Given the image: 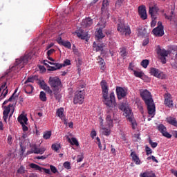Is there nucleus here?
I'll list each match as a JSON object with an SVG mask.
<instances>
[{
	"label": "nucleus",
	"instance_id": "f257e3e1",
	"mask_svg": "<svg viewBox=\"0 0 177 177\" xmlns=\"http://www.w3.org/2000/svg\"><path fill=\"white\" fill-rule=\"evenodd\" d=\"M101 88L102 89V97L104 99V104L108 109L115 106V95L114 92L110 93L109 97V84L106 80H102L100 82Z\"/></svg>",
	"mask_w": 177,
	"mask_h": 177
},
{
	"label": "nucleus",
	"instance_id": "f03ea898",
	"mask_svg": "<svg viewBox=\"0 0 177 177\" xmlns=\"http://www.w3.org/2000/svg\"><path fill=\"white\" fill-rule=\"evenodd\" d=\"M140 95L147 107L148 114L154 117V114L156 113V104H154L151 93L147 89H140Z\"/></svg>",
	"mask_w": 177,
	"mask_h": 177
},
{
	"label": "nucleus",
	"instance_id": "7ed1b4c3",
	"mask_svg": "<svg viewBox=\"0 0 177 177\" xmlns=\"http://www.w3.org/2000/svg\"><path fill=\"white\" fill-rule=\"evenodd\" d=\"M31 59H32V53H26L24 56L17 59L14 66L11 67V71L21 70L28 63V60H31Z\"/></svg>",
	"mask_w": 177,
	"mask_h": 177
},
{
	"label": "nucleus",
	"instance_id": "20e7f679",
	"mask_svg": "<svg viewBox=\"0 0 177 177\" xmlns=\"http://www.w3.org/2000/svg\"><path fill=\"white\" fill-rule=\"evenodd\" d=\"M85 99V92L84 91H76L73 97L74 104H82Z\"/></svg>",
	"mask_w": 177,
	"mask_h": 177
},
{
	"label": "nucleus",
	"instance_id": "39448f33",
	"mask_svg": "<svg viewBox=\"0 0 177 177\" xmlns=\"http://www.w3.org/2000/svg\"><path fill=\"white\" fill-rule=\"evenodd\" d=\"M49 84L53 91L59 90L60 89V86H62V81H60V79L57 77H50Z\"/></svg>",
	"mask_w": 177,
	"mask_h": 177
},
{
	"label": "nucleus",
	"instance_id": "423d86ee",
	"mask_svg": "<svg viewBox=\"0 0 177 177\" xmlns=\"http://www.w3.org/2000/svg\"><path fill=\"white\" fill-rule=\"evenodd\" d=\"M152 34L155 37H162L164 35V26H162V22H158V26L152 30Z\"/></svg>",
	"mask_w": 177,
	"mask_h": 177
},
{
	"label": "nucleus",
	"instance_id": "0eeeda50",
	"mask_svg": "<svg viewBox=\"0 0 177 177\" xmlns=\"http://www.w3.org/2000/svg\"><path fill=\"white\" fill-rule=\"evenodd\" d=\"M118 31L125 35H131V28H129V26L124 25L122 22L118 24Z\"/></svg>",
	"mask_w": 177,
	"mask_h": 177
},
{
	"label": "nucleus",
	"instance_id": "6e6552de",
	"mask_svg": "<svg viewBox=\"0 0 177 177\" xmlns=\"http://www.w3.org/2000/svg\"><path fill=\"white\" fill-rule=\"evenodd\" d=\"M156 129L158 131H159V132H160V133H162V136H165V138H167V139H171V138H172V135L167 131V127H165L164 124H158Z\"/></svg>",
	"mask_w": 177,
	"mask_h": 177
},
{
	"label": "nucleus",
	"instance_id": "1a4fd4ad",
	"mask_svg": "<svg viewBox=\"0 0 177 177\" xmlns=\"http://www.w3.org/2000/svg\"><path fill=\"white\" fill-rule=\"evenodd\" d=\"M45 149L42 148V149H39L38 147H37V145H32L31 147V149L30 151H28L26 154L28 156L30 154H44V153H45Z\"/></svg>",
	"mask_w": 177,
	"mask_h": 177
},
{
	"label": "nucleus",
	"instance_id": "9d476101",
	"mask_svg": "<svg viewBox=\"0 0 177 177\" xmlns=\"http://www.w3.org/2000/svg\"><path fill=\"white\" fill-rule=\"evenodd\" d=\"M165 104L167 106L169 109L174 107V101H172V95L169 93L165 94Z\"/></svg>",
	"mask_w": 177,
	"mask_h": 177
},
{
	"label": "nucleus",
	"instance_id": "9b49d317",
	"mask_svg": "<svg viewBox=\"0 0 177 177\" xmlns=\"http://www.w3.org/2000/svg\"><path fill=\"white\" fill-rule=\"evenodd\" d=\"M29 166L30 168H32V169H35V171H39V172H42V171H44L45 174H50V169L42 168L41 167V166L37 164L30 163Z\"/></svg>",
	"mask_w": 177,
	"mask_h": 177
},
{
	"label": "nucleus",
	"instance_id": "f8f14e48",
	"mask_svg": "<svg viewBox=\"0 0 177 177\" xmlns=\"http://www.w3.org/2000/svg\"><path fill=\"white\" fill-rule=\"evenodd\" d=\"M138 15L142 20L147 19V12H146V6H140L138 7Z\"/></svg>",
	"mask_w": 177,
	"mask_h": 177
},
{
	"label": "nucleus",
	"instance_id": "ddd939ff",
	"mask_svg": "<svg viewBox=\"0 0 177 177\" xmlns=\"http://www.w3.org/2000/svg\"><path fill=\"white\" fill-rule=\"evenodd\" d=\"M116 93L119 100L124 99L127 96V91L122 87H116Z\"/></svg>",
	"mask_w": 177,
	"mask_h": 177
},
{
	"label": "nucleus",
	"instance_id": "4468645a",
	"mask_svg": "<svg viewBox=\"0 0 177 177\" xmlns=\"http://www.w3.org/2000/svg\"><path fill=\"white\" fill-rule=\"evenodd\" d=\"M57 42L59 45H62L68 49H71V43L68 41H64L62 39V37H58L57 39Z\"/></svg>",
	"mask_w": 177,
	"mask_h": 177
},
{
	"label": "nucleus",
	"instance_id": "2eb2a0df",
	"mask_svg": "<svg viewBox=\"0 0 177 177\" xmlns=\"http://www.w3.org/2000/svg\"><path fill=\"white\" fill-rule=\"evenodd\" d=\"M56 114L57 117L61 118L62 121L64 122V124H67V119H66V116L64 115V108L61 107L57 110Z\"/></svg>",
	"mask_w": 177,
	"mask_h": 177
},
{
	"label": "nucleus",
	"instance_id": "dca6fc26",
	"mask_svg": "<svg viewBox=\"0 0 177 177\" xmlns=\"http://www.w3.org/2000/svg\"><path fill=\"white\" fill-rule=\"evenodd\" d=\"M13 104H9L8 106H4V111L3 112V118L5 122L8 120V117H9V113H10V107H12Z\"/></svg>",
	"mask_w": 177,
	"mask_h": 177
},
{
	"label": "nucleus",
	"instance_id": "f3484780",
	"mask_svg": "<svg viewBox=\"0 0 177 177\" xmlns=\"http://www.w3.org/2000/svg\"><path fill=\"white\" fill-rule=\"evenodd\" d=\"M105 46L104 43H99V44H96V42H93V50H95V52H101L102 53H103V48Z\"/></svg>",
	"mask_w": 177,
	"mask_h": 177
},
{
	"label": "nucleus",
	"instance_id": "a211bd4d",
	"mask_svg": "<svg viewBox=\"0 0 177 177\" xmlns=\"http://www.w3.org/2000/svg\"><path fill=\"white\" fill-rule=\"evenodd\" d=\"M149 73L151 75H153V77H156V78H161V72L156 68H151Z\"/></svg>",
	"mask_w": 177,
	"mask_h": 177
},
{
	"label": "nucleus",
	"instance_id": "6ab92c4d",
	"mask_svg": "<svg viewBox=\"0 0 177 177\" xmlns=\"http://www.w3.org/2000/svg\"><path fill=\"white\" fill-rule=\"evenodd\" d=\"M93 24V21L90 17L83 19L81 26L83 27H91Z\"/></svg>",
	"mask_w": 177,
	"mask_h": 177
},
{
	"label": "nucleus",
	"instance_id": "aec40b11",
	"mask_svg": "<svg viewBox=\"0 0 177 177\" xmlns=\"http://www.w3.org/2000/svg\"><path fill=\"white\" fill-rule=\"evenodd\" d=\"M130 156L132 158V160L135 162V164H136V165H140V159L136 154V152L132 151Z\"/></svg>",
	"mask_w": 177,
	"mask_h": 177
},
{
	"label": "nucleus",
	"instance_id": "412c9836",
	"mask_svg": "<svg viewBox=\"0 0 177 177\" xmlns=\"http://www.w3.org/2000/svg\"><path fill=\"white\" fill-rule=\"evenodd\" d=\"M17 120L19 124H26V125H27V121H28V119L26 115L22 113L18 117Z\"/></svg>",
	"mask_w": 177,
	"mask_h": 177
},
{
	"label": "nucleus",
	"instance_id": "4be33fe9",
	"mask_svg": "<svg viewBox=\"0 0 177 177\" xmlns=\"http://www.w3.org/2000/svg\"><path fill=\"white\" fill-rule=\"evenodd\" d=\"M124 117H127V120H129V118H133V113H132V111H131V109H129L128 106L124 111Z\"/></svg>",
	"mask_w": 177,
	"mask_h": 177
},
{
	"label": "nucleus",
	"instance_id": "5701e85b",
	"mask_svg": "<svg viewBox=\"0 0 177 177\" xmlns=\"http://www.w3.org/2000/svg\"><path fill=\"white\" fill-rule=\"evenodd\" d=\"M106 122L109 128H112V127H113V118H111V114L109 113L106 115Z\"/></svg>",
	"mask_w": 177,
	"mask_h": 177
},
{
	"label": "nucleus",
	"instance_id": "b1692460",
	"mask_svg": "<svg viewBox=\"0 0 177 177\" xmlns=\"http://www.w3.org/2000/svg\"><path fill=\"white\" fill-rule=\"evenodd\" d=\"M157 53L162 57H167V56H168V51H167L165 49H161L160 47L157 50Z\"/></svg>",
	"mask_w": 177,
	"mask_h": 177
},
{
	"label": "nucleus",
	"instance_id": "393cba45",
	"mask_svg": "<svg viewBox=\"0 0 177 177\" xmlns=\"http://www.w3.org/2000/svg\"><path fill=\"white\" fill-rule=\"evenodd\" d=\"M55 66H48L47 68L48 71H56V70H60V68H62V67H63V65L60 64H56V65H55Z\"/></svg>",
	"mask_w": 177,
	"mask_h": 177
},
{
	"label": "nucleus",
	"instance_id": "a878e982",
	"mask_svg": "<svg viewBox=\"0 0 177 177\" xmlns=\"http://www.w3.org/2000/svg\"><path fill=\"white\" fill-rule=\"evenodd\" d=\"M77 36L78 38H81V39H86L88 37L87 34L84 33V30H80L79 31L76 32Z\"/></svg>",
	"mask_w": 177,
	"mask_h": 177
},
{
	"label": "nucleus",
	"instance_id": "bb28decb",
	"mask_svg": "<svg viewBox=\"0 0 177 177\" xmlns=\"http://www.w3.org/2000/svg\"><path fill=\"white\" fill-rule=\"evenodd\" d=\"M167 122L170 124V125H172L173 127H176V128H177L176 118L173 117H169V118H167Z\"/></svg>",
	"mask_w": 177,
	"mask_h": 177
},
{
	"label": "nucleus",
	"instance_id": "cd10ccee",
	"mask_svg": "<svg viewBox=\"0 0 177 177\" xmlns=\"http://www.w3.org/2000/svg\"><path fill=\"white\" fill-rule=\"evenodd\" d=\"M24 91L26 93L30 95L32 93V91H34V87L31 84H28L25 86Z\"/></svg>",
	"mask_w": 177,
	"mask_h": 177
},
{
	"label": "nucleus",
	"instance_id": "c85d7f7f",
	"mask_svg": "<svg viewBox=\"0 0 177 177\" xmlns=\"http://www.w3.org/2000/svg\"><path fill=\"white\" fill-rule=\"evenodd\" d=\"M128 121L131 122L132 129H136V127H138V123H136V120H135L133 118H129Z\"/></svg>",
	"mask_w": 177,
	"mask_h": 177
},
{
	"label": "nucleus",
	"instance_id": "c756f323",
	"mask_svg": "<svg viewBox=\"0 0 177 177\" xmlns=\"http://www.w3.org/2000/svg\"><path fill=\"white\" fill-rule=\"evenodd\" d=\"M98 64L100 66L101 70H104L106 68V63H104V59L100 57H98Z\"/></svg>",
	"mask_w": 177,
	"mask_h": 177
},
{
	"label": "nucleus",
	"instance_id": "7c9ffc66",
	"mask_svg": "<svg viewBox=\"0 0 177 177\" xmlns=\"http://www.w3.org/2000/svg\"><path fill=\"white\" fill-rule=\"evenodd\" d=\"M140 177H156V174L149 172V171H145L144 173H141L140 174Z\"/></svg>",
	"mask_w": 177,
	"mask_h": 177
},
{
	"label": "nucleus",
	"instance_id": "2f4dec72",
	"mask_svg": "<svg viewBox=\"0 0 177 177\" xmlns=\"http://www.w3.org/2000/svg\"><path fill=\"white\" fill-rule=\"evenodd\" d=\"M68 142L70 144L72 145V146H80V143L78 142V140H77V138H72L71 139L68 138Z\"/></svg>",
	"mask_w": 177,
	"mask_h": 177
},
{
	"label": "nucleus",
	"instance_id": "473e14b6",
	"mask_svg": "<svg viewBox=\"0 0 177 177\" xmlns=\"http://www.w3.org/2000/svg\"><path fill=\"white\" fill-rule=\"evenodd\" d=\"M53 91L56 100H60V97H62V95H60V89L53 90Z\"/></svg>",
	"mask_w": 177,
	"mask_h": 177
},
{
	"label": "nucleus",
	"instance_id": "72a5a7b5",
	"mask_svg": "<svg viewBox=\"0 0 177 177\" xmlns=\"http://www.w3.org/2000/svg\"><path fill=\"white\" fill-rule=\"evenodd\" d=\"M38 84L41 88V89H44V91L46 90V88L48 86L46 83H45L44 80H39Z\"/></svg>",
	"mask_w": 177,
	"mask_h": 177
},
{
	"label": "nucleus",
	"instance_id": "f704fd0d",
	"mask_svg": "<svg viewBox=\"0 0 177 177\" xmlns=\"http://www.w3.org/2000/svg\"><path fill=\"white\" fill-rule=\"evenodd\" d=\"M96 37L98 39H102L104 38V35L103 34V30L102 29H99L97 32Z\"/></svg>",
	"mask_w": 177,
	"mask_h": 177
},
{
	"label": "nucleus",
	"instance_id": "c9c22d12",
	"mask_svg": "<svg viewBox=\"0 0 177 177\" xmlns=\"http://www.w3.org/2000/svg\"><path fill=\"white\" fill-rule=\"evenodd\" d=\"M157 8L156 7H150L149 8V13L151 17V19H154V17H156V16L154 15V12H156Z\"/></svg>",
	"mask_w": 177,
	"mask_h": 177
},
{
	"label": "nucleus",
	"instance_id": "e433bc0d",
	"mask_svg": "<svg viewBox=\"0 0 177 177\" xmlns=\"http://www.w3.org/2000/svg\"><path fill=\"white\" fill-rule=\"evenodd\" d=\"M109 5H110L109 0H103L102 6L101 8L102 12H103V10H105L106 8H107V6H109Z\"/></svg>",
	"mask_w": 177,
	"mask_h": 177
},
{
	"label": "nucleus",
	"instance_id": "4c0bfd02",
	"mask_svg": "<svg viewBox=\"0 0 177 177\" xmlns=\"http://www.w3.org/2000/svg\"><path fill=\"white\" fill-rule=\"evenodd\" d=\"M39 99L40 100H41V102H46V93H45V92L44 91H41L39 95Z\"/></svg>",
	"mask_w": 177,
	"mask_h": 177
},
{
	"label": "nucleus",
	"instance_id": "58836bf2",
	"mask_svg": "<svg viewBox=\"0 0 177 177\" xmlns=\"http://www.w3.org/2000/svg\"><path fill=\"white\" fill-rule=\"evenodd\" d=\"M17 174H19V175H24V174H26V167H24V166H21L18 169H17Z\"/></svg>",
	"mask_w": 177,
	"mask_h": 177
},
{
	"label": "nucleus",
	"instance_id": "ea45409f",
	"mask_svg": "<svg viewBox=\"0 0 177 177\" xmlns=\"http://www.w3.org/2000/svg\"><path fill=\"white\" fill-rule=\"evenodd\" d=\"M51 136H52V131H46L43 135L44 139H46V140L50 139Z\"/></svg>",
	"mask_w": 177,
	"mask_h": 177
},
{
	"label": "nucleus",
	"instance_id": "a19ab883",
	"mask_svg": "<svg viewBox=\"0 0 177 177\" xmlns=\"http://www.w3.org/2000/svg\"><path fill=\"white\" fill-rule=\"evenodd\" d=\"M149 59H143L141 62L140 64H141L142 67H143L144 68H147V66H149Z\"/></svg>",
	"mask_w": 177,
	"mask_h": 177
},
{
	"label": "nucleus",
	"instance_id": "79ce46f5",
	"mask_svg": "<svg viewBox=\"0 0 177 177\" xmlns=\"http://www.w3.org/2000/svg\"><path fill=\"white\" fill-rule=\"evenodd\" d=\"M61 147H62L60 146V144H53L51 146V149H53V150H54V151H59V149Z\"/></svg>",
	"mask_w": 177,
	"mask_h": 177
},
{
	"label": "nucleus",
	"instance_id": "37998d69",
	"mask_svg": "<svg viewBox=\"0 0 177 177\" xmlns=\"http://www.w3.org/2000/svg\"><path fill=\"white\" fill-rule=\"evenodd\" d=\"M133 75H135V77H137V78H142V77H143V72L133 71Z\"/></svg>",
	"mask_w": 177,
	"mask_h": 177
},
{
	"label": "nucleus",
	"instance_id": "c03bdc74",
	"mask_svg": "<svg viewBox=\"0 0 177 177\" xmlns=\"http://www.w3.org/2000/svg\"><path fill=\"white\" fill-rule=\"evenodd\" d=\"M19 146H20V156H23L24 154V152L26 151V147L23 146V142H19Z\"/></svg>",
	"mask_w": 177,
	"mask_h": 177
},
{
	"label": "nucleus",
	"instance_id": "a18cd8bd",
	"mask_svg": "<svg viewBox=\"0 0 177 177\" xmlns=\"http://www.w3.org/2000/svg\"><path fill=\"white\" fill-rule=\"evenodd\" d=\"M8 92H9V90L6 87L2 91L1 99H5L8 95Z\"/></svg>",
	"mask_w": 177,
	"mask_h": 177
},
{
	"label": "nucleus",
	"instance_id": "49530a36",
	"mask_svg": "<svg viewBox=\"0 0 177 177\" xmlns=\"http://www.w3.org/2000/svg\"><path fill=\"white\" fill-rule=\"evenodd\" d=\"M37 78H38V77L37 76H32V77H28L27 80L25 82V84H27L28 82H34V81L37 80Z\"/></svg>",
	"mask_w": 177,
	"mask_h": 177
},
{
	"label": "nucleus",
	"instance_id": "de8ad7c7",
	"mask_svg": "<svg viewBox=\"0 0 177 177\" xmlns=\"http://www.w3.org/2000/svg\"><path fill=\"white\" fill-rule=\"evenodd\" d=\"M103 129V135H104L105 136H109L110 133H111V132L110 131V129H106L104 127H102Z\"/></svg>",
	"mask_w": 177,
	"mask_h": 177
},
{
	"label": "nucleus",
	"instance_id": "09e8293b",
	"mask_svg": "<svg viewBox=\"0 0 177 177\" xmlns=\"http://www.w3.org/2000/svg\"><path fill=\"white\" fill-rule=\"evenodd\" d=\"M14 97H15V94H12V95L10 97V98H9L8 100H5V101L3 102V106H5V104H8V103H9V102H12V100H13Z\"/></svg>",
	"mask_w": 177,
	"mask_h": 177
},
{
	"label": "nucleus",
	"instance_id": "8fccbe9b",
	"mask_svg": "<svg viewBox=\"0 0 177 177\" xmlns=\"http://www.w3.org/2000/svg\"><path fill=\"white\" fill-rule=\"evenodd\" d=\"M128 107V105L124 104V103H122L121 104H120L118 106V109L120 110H122V111H124Z\"/></svg>",
	"mask_w": 177,
	"mask_h": 177
},
{
	"label": "nucleus",
	"instance_id": "3c124183",
	"mask_svg": "<svg viewBox=\"0 0 177 177\" xmlns=\"http://www.w3.org/2000/svg\"><path fill=\"white\" fill-rule=\"evenodd\" d=\"M120 55L122 57H125L127 56V50L125 48H122L120 51Z\"/></svg>",
	"mask_w": 177,
	"mask_h": 177
},
{
	"label": "nucleus",
	"instance_id": "603ef678",
	"mask_svg": "<svg viewBox=\"0 0 177 177\" xmlns=\"http://www.w3.org/2000/svg\"><path fill=\"white\" fill-rule=\"evenodd\" d=\"M149 143L151 146L152 149H156V147L158 146V143L153 142V140H151V139H149Z\"/></svg>",
	"mask_w": 177,
	"mask_h": 177
},
{
	"label": "nucleus",
	"instance_id": "864d4df0",
	"mask_svg": "<svg viewBox=\"0 0 177 177\" xmlns=\"http://www.w3.org/2000/svg\"><path fill=\"white\" fill-rule=\"evenodd\" d=\"M125 0H117L115 3L116 8H120Z\"/></svg>",
	"mask_w": 177,
	"mask_h": 177
},
{
	"label": "nucleus",
	"instance_id": "5fc2aeb1",
	"mask_svg": "<svg viewBox=\"0 0 177 177\" xmlns=\"http://www.w3.org/2000/svg\"><path fill=\"white\" fill-rule=\"evenodd\" d=\"M156 19H157V17H153V18H152V21L151 22V28L156 27V24H157Z\"/></svg>",
	"mask_w": 177,
	"mask_h": 177
},
{
	"label": "nucleus",
	"instance_id": "6e6d98bb",
	"mask_svg": "<svg viewBox=\"0 0 177 177\" xmlns=\"http://www.w3.org/2000/svg\"><path fill=\"white\" fill-rule=\"evenodd\" d=\"M64 167L66 169H71V163H70V162H65L64 163Z\"/></svg>",
	"mask_w": 177,
	"mask_h": 177
},
{
	"label": "nucleus",
	"instance_id": "4d7b16f0",
	"mask_svg": "<svg viewBox=\"0 0 177 177\" xmlns=\"http://www.w3.org/2000/svg\"><path fill=\"white\" fill-rule=\"evenodd\" d=\"M145 151L147 153V156H150V154L153 153V150H151V149L147 146L145 147Z\"/></svg>",
	"mask_w": 177,
	"mask_h": 177
},
{
	"label": "nucleus",
	"instance_id": "13d9d810",
	"mask_svg": "<svg viewBox=\"0 0 177 177\" xmlns=\"http://www.w3.org/2000/svg\"><path fill=\"white\" fill-rule=\"evenodd\" d=\"M71 61L68 59H66L64 62V64L62 65L64 67V66H71Z\"/></svg>",
	"mask_w": 177,
	"mask_h": 177
},
{
	"label": "nucleus",
	"instance_id": "bf43d9fd",
	"mask_svg": "<svg viewBox=\"0 0 177 177\" xmlns=\"http://www.w3.org/2000/svg\"><path fill=\"white\" fill-rule=\"evenodd\" d=\"M48 95H50L51 96L53 95V91L50 89V87L49 86L44 90Z\"/></svg>",
	"mask_w": 177,
	"mask_h": 177
},
{
	"label": "nucleus",
	"instance_id": "052dcab7",
	"mask_svg": "<svg viewBox=\"0 0 177 177\" xmlns=\"http://www.w3.org/2000/svg\"><path fill=\"white\" fill-rule=\"evenodd\" d=\"M147 160H148V161L150 160H152V161H153V162H158V160L157 159H156V156H154L148 157L147 158Z\"/></svg>",
	"mask_w": 177,
	"mask_h": 177
},
{
	"label": "nucleus",
	"instance_id": "680f3d73",
	"mask_svg": "<svg viewBox=\"0 0 177 177\" xmlns=\"http://www.w3.org/2000/svg\"><path fill=\"white\" fill-rule=\"evenodd\" d=\"M50 171H51V172H53V174H56V172H57V169H56V167H55L53 165H50Z\"/></svg>",
	"mask_w": 177,
	"mask_h": 177
},
{
	"label": "nucleus",
	"instance_id": "e2e57ef3",
	"mask_svg": "<svg viewBox=\"0 0 177 177\" xmlns=\"http://www.w3.org/2000/svg\"><path fill=\"white\" fill-rule=\"evenodd\" d=\"M25 124L26 123H21V125L22 127V129H23L24 132H27V131H28V127L27 126H26Z\"/></svg>",
	"mask_w": 177,
	"mask_h": 177
},
{
	"label": "nucleus",
	"instance_id": "0e129e2a",
	"mask_svg": "<svg viewBox=\"0 0 177 177\" xmlns=\"http://www.w3.org/2000/svg\"><path fill=\"white\" fill-rule=\"evenodd\" d=\"M55 50L53 48H51L47 51V56H50V55H53V53H55Z\"/></svg>",
	"mask_w": 177,
	"mask_h": 177
},
{
	"label": "nucleus",
	"instance_id": "69168bd1",
	"mask_svg": "<svg viewBox=\"0 0 177 177\" xmlns=\"http://www.w3.org/2000/svg\"><path fill=\"white\" fill-rule=\"evenodd\" d=\"M36 158H37V160H46V158H48V155L37 156V157H36Z\"/></svg>",
	"mask_w": 177,
	"mask_h": 177
},
{
	"label": "nucleus",
	"instance_id": "338daca9",
	"mask_svg": "<svg viewBox=\"0 0 177 177\" xmlns=\"http://www.w3.org/2000/svg\"><path fill=\"white\" fill-rule=\"evenodd\" d=\"M96 131H91V136L92 138V139H95V137H96Z\"/></svg>",
	"mask_w": 177,
	"mask_h": 177
},
{
	"label": "nucleus",
	"instance_id": "774afa93",
	"mask_svg": "<svg viewBox=\"0 0 177 177\" xmlns=\"http://www.w3.org/2000/svg\"><path fill=\"white\" fill-rule=\"evenodd\" d=\"M149 39H144L142 43V46H146V45H149Z\"/></svg>",
	"mask_w": 177,
	"mask_h": 177
}]
</instances>
